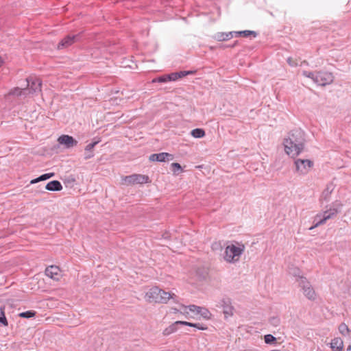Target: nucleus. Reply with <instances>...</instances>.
Wrapping results in <instances>:
<instances>
[{
	"instance_id": "412c9836",
	"label": "nucleus",
	"mask_w": 351,
	"mask_h": 351,
	"mask_svg": "<svg viewBox=\"0 0 351 351\" xmlns=\"http://www.w3.org/2000/svg\"><path fill=\"white\" fill-rule=\"evenodd\" d=\"M54 175H55L54 173H48L43 174L40 176H39L38 178H35V179L31 180L30 183L31 184H35V183H37V182H38L40 181H44V180H48V179L53 177Z\"/></svg>"
},
{
	"instance_id": "f8f14e48",
	"label": "nucleus",
	"mask_w": 351,
	"mask_h": 351,
	"mask_svg": "<svg viewBox=\"0 0 351 351\" xmlns=\"http://www.w3.org/2000/svg\"><path fill=\"white\" fill-rule=\"evenodd\" d=\"M58 141L60 144L64 145L66 148L73 147L77 144V141L72 136L64 134L60 136L58 138Z\"/></svg>"
},
{
	"instance_id": "a18cd8bd",
	"label": "nucleus",
	"mask_w": 351,
	"mask_h": 351,
	"mask_svg": "<svg viewBox=\"0 0 351 351\" xmlns=\"http://www.w3.org/2000/svg\"><path fill=\"white\" fill-rule=\"evenodd\" d=\"M302 64H307V62L306 61H304L302 62Z\"/></svg>"
},
{
	"instance_id": "9d476101",
	"label": "nucleus",
	"mask_w": 351,
	"mask_h": 351,
	"mask_svg": "<svg viewBox=\"0 0 351 351\" xmlns=\"http://www.w3.org/2000/svg\"><path fill=\"white\" fill-rule=\"evenodd\" d=\"M217 306L223 308V312L226 317L232 315L233 307L231 305V300L230 298H223L218 302Z\"/></svg>"
},
{
	"instance_id": "393cba45",
	"label": "nucleus",
	"mask_w": 351,
	"mask_h": 351,
	"mask_svg": "<svg viewBox=\"0 0 351 351\" xmlns=\"http://www.w3.org/2000/svg\"><path fill=\"white\" fill-rule=\"evenodd\" d=\"M36 312L34 311H27L19 314L20 317L23 318H31L36 315Z\"/></svg>"
},
{
	"instance_id": "aec40b11",
	"label": "nucleus",
	"mask_w": 351,
	"mask_h": 351,
	"mask_svg": "<svg viewBox=\"0 0 351 351\" xmlns=\"http://www.w3.org/2000/svg\"><path fill=\"white\" fill-rule=\"evenodd\" d=\"M233 32H230L228 33L218 32L214 36V38L218 41H225L231 39L233 37Z\"/></svg>"
},
{
	"instance_id": "c85d7f7f",
	"label": "nucleus",
	"mask_w": 351,
	"mask_h": 351,
	"mask_svg": "<svg viewBox=\"0 0 351 351\" xmlns=\"http://www.w3.org/2000/svg\"><path fill=\"white\" fill-rule=\"evenodd\" d=\"M302 75L306 77L312 79L313 80V82H315V77L317 76V72H310V71H304L302 72Z\"/></svg>"
},
{
	"instance_id": "f03ea898",
	"label": "nucleus",
	"mask_w": 351,
	"mask_h": 351,
	"mask_svg": "<svg viewBox=\"0 0 351 351\" xmlns=\"http://www.w3.org/2000/svg\"><path fill=\"white\" fill-rule=\"evenodd\" d=\"M341 207L342 204L340 202L336 201L333 202L332 207L325 210L322 214L317 215L315 216L314 220L315 223L313 226L311 227L309 230H312L315 227L322 225L325 223L327 220L335 217L337 214L340 212Z\"/></svg>"
},
{
	"instance_id": "ddd939ff",
	"label": "nucleus",
	"mask_w": 351,
	"mask_h": 351,
	"mask_svg": "<svg viewBox=\"0 0 351 351\" xmlns=\"http://www.w3.org/2000/svg\"><path fill=\"white\" fill-rule=\"evenodd\" d=\"M173 155L166 152L153 154L149 156L150 161L165 162L173 159Z\"/></svg>"
},
{
	"instance_id": "423d86ee",
	"label": "nucleus",
	"mask_w": 351,
	"mask_h": 351,
	"mask_svg": "<svg viewBox=\"0 0 351 351\" xmlns=\"http://www.w3.org/2000/svg\"><path fill=\"white\" fill-rule=\"evenodd\" d=\"M299 285L302 289L303 293L308 300L313 301L316 299L315 291L305 278H300Z\"/></svg>"
},
{
	"instance_id": "20e7f679",
	"label": "nucleus",
	"mask_w": 351,
	"mask_h": 351,
	"mask_svg": "<svg viewBox=\"0 0 351 351\" xmlns=\"http://www.w3.org/2000/svg\"><path fill=\"white\" fill-rule=\"evenodd\" d=\"M295 171L298 175H306L313 167V162L308 159H296L294 161Z\"/></svg>"
},
{
	"instance_id": "4468645a",
	"label": "nucleus",
	"mask_w": 351,
	"mask_h": 351,
	"mask_svg": "<svg viewBox=\"0 0 351 351\" xmlns=\"http://www.w3.org/2000/svg\"><path fill=\"white\" fill-rule=\"evenodd\" d=\"M335 189V186L332 183H328L326 189L322 192V196H321V200L325 201L326 202H329L330 199V196L332 193V191Z\"/></svg>"
},
{
	"instance_id": "e433bc0d",
	"label": "nucleus",
	"mask_w": 351,
	"mask_h": 351,
	"mask_svg": "<svg viewBox=\"0 0 351 351\" xmlns=\"http://www.w3.org/2000/svg\"><path fill=\"white\" fill-rule=\"evenodd\" d=\"M167 78L169 81H176L179 79V75L177 72L171 73L167 75Z\"/></svg>"
},
{
	"instance_id": "58836bf2",
	"label": "nucleus",
	"mask_w": 351,
	"mask_h": 351,
	"mask_svg": "<svg viewBox=\"0 0 351 351\" xmlns=\"http://www.w3.org/2000/svg\"><path fill=\"white\" fill-rule=\"evenodd\" d=\"M176 324H177V326L183 325V326H190L191 322H186V321H176Z\"/></svg>"
},
{
	"instance_id": "c756f323",
	"label": "nucleus",
	"mask_w": 351,
	"mask_h": 351,
	"mask_svg": "<svg viewBox=\"0 0 351 351\" xmlns=\"http://www.w3.org/2000/svg\"><path fill=\"white\" fill-rule=\"evenodd\" d=\"M27 88L21 89L19 88H15L14 89L10 91V94L19 96L24 94Z\"/></svg>"
},
{
	"instance_id": "79ce46f5",
	"label": "nucleus",
	"mask_w": 351,
	"mask_h": 351,
	"mask_svg": "<svg viewBox=\"0 0 351 351\" xmlns=\"http://www.w3.org/2000/svg\"><path fill=\"white\" fill-rule=\"evenodd\" d=\"M347 351H351V345L347 349Z\"/></svg>"
},
{
	"instance_id": "ea45409f",
	"label": "nucleus",
	"mask_w": 351,
	"mask_h": 351,
	"mask_svg": "<svg viewBox=\"0 0 351 351\" xmlns=\"http://www.w3.org/2000/svg\"><path fill=\"white\" fill-rule=\"evenodd\" d=\"M179 75V78L186 76V71H182L180 72H177Z\"/></svg>"
},
{
	"instance_id": "a19ab883",
	"label": "nucleus",
	"mask_w": 351,
	"mask_h": 351,
	"mask_svg": "<svg viewBox=\"0 0 351 351\" xmlns=\"http://www.w3.org/2000/svg\"><path fill=\"white\" fill-rule=\"evenodd\" d=\"M195 73V71H186V75H192V74H194Z\"/></svg>"
},
{
	"instance_id": "bb28decb",
	"label": "nucleus",
	"mask_w": 351,
	"mask_h": 351,
	"mask_svg": "<svg viewBox=\"0 0 351 351\" xmlns=\"http://www.w3.org/2000/svg\"><path fill=\"white\" fill-rule=\"evenodd\" d=\"M4 309V306L0 307V313H2V316H0V323L2 324L3 326H7L8 325V323L5 315Z\"/></svg>"
},
{
	"instance_id": "a211bd4d",
	"label": "nucleus",
	"mask_w": 351,
	"mask_h": 351,
	"mask_svg": "<svg viewBox=\"0 0 351 351\" xmlns=\"http://www.w3.org/2000/svg\"><path fill=\"white\" fill-rule=\"evenodd\" d=\"M45 189L51 191H60L62 189V186L59 181L53 180L46 184Z\"/></svg>"
},
{
	"instance_id": "dca6fc26",
	"label": "nucleus",
	"mask_w": 351,
	"mask_h": 351,
	"mask_svg": "<svg viewBox=\"0 0 351 351\" xmlns=\"http://www.w3.org/2000/svg\"><path fill=\"white\" fill-rule=\"evenodd\" d=\"M160 298L162 301H159V303L162 304H167L170 299H173L175 302H177L178 298V297L174 293L167 292L161 289Z\"/></svg>"
},
{
	"instance_id": "2f4dec72",
	"label": "nucleus",
	"mask_w": 351,
	"mask_h": 351,
	"mask_svg": "<svg viewBox=\"0 0 351 351\" xmlns=\"http://www.w3.org/2000/svg\"><path fill=\"white\" fill-rule=\"evenodd\" d=\"M182 307H183L184 308H189L191 312H196V313L197 314L198 313V311H200L201 309V306H196V305H189L188 306H186L184 305H181Z\"/></svg>"
},
{
	"instance_id": "473e14b6",
	"label": "nucleus",
	"mask_w": 351,
	"mask_h": 351,
	"mask_svg": "<svg viewBox=\"0 0 351 351\" xmlns=\"http://www.w3.org/2000/svg\"><path fill=\"white\" fill-rule=\"evenodd\" d=\"M269 324L274 326H278L280 325V320L278 317H272L269 320Z\"/></svg>"
},
{
	"instance_id": "4be33fe9",
	"label": "nucleus",
	"mask_w": 351,
	"mask_h": 351,
	"mask_svg": "<svg viewBox=\"0 0 351 351\" xmlns=\"http://www.w3.org/2000/svg\"><path fill=\"white\" fill-rule=\"evenodd\" d=\"M233 32L236 36H243L244 37H248L252 35L255 38L257 36V33L256 32L251 31V30H244V31Z\"/></svg>"
},
{
	"instance_id": "2eb2a0df",
	"label": "nucleus",
	"mask_w": 351,
	"mask_h": 351,
	"mask_svg": "<svg viewBox=\"0 0 351 351\" xmlns=\"http://www.w3.org/2000/svg\"><path fill=\"white\" fill-rule=\"evenodd\" d=\"M60 269L55 265H51L46 268L45 274L51 278L58 280L59 278Z\"/></svg>"
},
{
	"instance_id": "6e6552de",
	"label": "nucleus",
	"mask_w": 351,
	"mask_h": 351,
	"mask_svg": "<svg viewBox=\"0 0 351 351\" xmlns=\"http://www.w3.org/2000/svg\"><path fill=\"white\" fill-rule=\"evenodd\" d=\"M29 93H35L41 91L42 82L39 78L29 77L27 78Z\"/></svg>"
},
{
	"instance_id": "6ab92c4d",
	"label": "nucleus",
	"mask_w": 351,
	"mask_h": 351,
	"mask_svg": "<svg viewBox=\"0 0 351 351\" xmlns=\"http://www.w3.org/2000/svg\"><path fill=\"white\" fill-rule=\"evenodd\" d=\"M98 143L97 141H95L88 144L85 147L84 159L88 160L94 156L93 148Z\"/></svg>"
},
{
	"instance_id": "39448f33",
	"label": "nucleus",
	"mask_w": 351,
	"mask_h": 351,
	"mask_svg": "<svg viewBox=\"0 0 351 351\" xmlns=\"http://www.w3.org/2000/svg\"><path fill=\"white\" fill-rule=\"evenodd\" d=\"M122 180L127 184H145L150 182L149 178L146 175L132 174L124 176Z\"/></svg>"
},
{
	"instance_id": "f3484780",
	"label": "nucleus",
	"mask_w": 351,
	"mask_h": 351,
	"mask_svg": "<svg viewBox=\"0 0 351 351\" xmlns=\"http://www.w3.org/2000/svg\"><path fill=\"white\" fill-rule=\"evenodd\" d=\"M330 348L332 351H342L343 343L340 337H335L330 342Z\"/></svg>"
},
{
	"instance_id": "c9c22d12",
	"label": "nucleus",
	"mask_w": 351,
	"mask_h": 351,
	"mask_svg": "<svg viewBox=\"0 0 351 351\" xmlns=\"http://www.w3.org/2000/svg\"><path fill=\"white\" fill-rule=\"evenodd\" d=\"M161 82V83H165V82H169V80H168L167 78V75H162V76H160L156 79H154L153 80V82Z\"/></svg>"
},
{
	"instance_id": "4c0bfd02",
	"label": "nucleus",
	"mask_w": 351,
	"mask_h": 351,
	"mask_svg": "<svg viewBox=\"0 0 351 351\" xmlns=\"http://www.w3.org/2000/svg\"><path fill=\"white\" fill-rule=\"evenodd\" d=\"M287 63L291 66H298V62L296 60H293L292 58L289 57L287 58Z\"/></svg>"
},
{
	"instance_id": "f257e3e1",
	"label": "nucleus",
	"mask_w": 351,
	"mask_h": 351,
	"mask_svg": "<svg viewBox=\"0 0 351 351\" xmlns=\"http://www.w3.org/2000/svg\"><path fill=\"white\" fill-rule=\"evenodd\" d=\"M305 142L303 130L300 128L292 130L283 141L285 152L293 158L298 156L304 150Z\"/></svg>"
},
{
	"instance_id": "1a4fd4ad",
	"label": "nucleus",
	"mask_w": 351,
	"mask_h": 351,
	"mask_svg": "<svg viewBox=\"0 0 351 351\" xmlns=\"http://www.w3.org/2000/svg\"><path fill=\"white\" fill-rule=\"evenodd\" d=\"M160 289L158 287H154L149 289L145 293V299L149 302H156L159 303V301H162L160 298Z\"/></svg>"
},
{
	"instance_id": "a878e982",
	"label": "nucleus",
	"mask_w": 351,
	"mask_h": 351,
	"mask_svg": "<svg viewBox=\"0 0 351 351\" xmlns=\"http://www.w3.org/2000/svg\"><path fill=\"white\" fill-rule=\"evenodd\" d=\"M339 331L343 335H346L349 333L350 329L346 324L341 323L339 326Z\"/></svg>"
},
{
	"instance_id": "c03bdc74",
	"label": "nucleus",
	"mask_w": 351,
	"mask_h": 351,
	"mask_svg": "<svg viewBox=\"0 0 351 351\" xmlns=\"http://www.w3.org/2000/svg\"><path fill=\"white\" fill-rule=\"evenodd\" d=\"M237 44V41H235L233 45H232V47H234Z\"/></svg>"
},
{
	"instance_id": "f704fd0d",
	"label": "nucleus",
	"mask_w": 351,
	"mask_h": 351,
	"mask_svg": "<svg viewBox=\"0 0 351 351\" xmlns=\"http://www.w3.org/2000/svg\"><path fill=\"white\" fill-rule=\"evenodd\" d=\"M171 169L174 173H177L178 171L182 169L181 165L178 162H173L171 165Z\"/></svg>"
},
{
	"instance_id": "b1692460",
	"label": "nucleus",
	"mask_w": 351,
	"mask_h": 351,
	"mask_svg": "<svg viewBox=\"0 0 351 351\" xmlns=\"http://www.w3.org/2000/svg\"><path fill=\"white\" fill-rule=\"evenodd\" d=\"M191 134L195 138H202L205 136L204 130L201 128H196L193 130Z\"/></svg>"
},
{
	"instance_id": "9b49d317",
	"label": "nucleus",
	"mask_w": 351,
	"mask_h": 351,
	"mask_svg": "<svg viewBox=\"0 0 351 351\" xmlns=\"http://www.w3.org/2000/svg\"><path fill=\"white\" fill-rule=\"evenodd\" d=\"M79 38L80 34L68 35L59 43L58 48L59 49L66 48L73 45L74 43L77 42L79 40Z\"/></svg>"
},
{
	"instance_id": "7c9ffc66",
	"label": "nucleus",
	"mask_w": 351,
	"mask_h": 351,
	"mask_svg": "<svg viewBox=\"0 0 351 351\" xmlns=\"http://www.w3.org/2000/svg\"><path fill=\"white\" fill-rule=\"evenodd\" d=\"M264 340L266 343L269 344L275 342L276 339L272 335L268 334L265 335Z\"/></svg>"
},
{
	"instance_id": "cd10ccee",
	"label": "nucleus",
	"mask_w": 351,
	"mask_h": 351,
	"mask_svg": "<svg viewBox=\"0 0 351 351\" xmlns=\"http://www.w3.org/2000/svg\"><path fill=\"white\" fill-rule=\"evenodd\" d=\"M197 314L201 315L205 319H209L210 316L209 311L204 307H201V309L198 311Z\"/></svg>"
},
{
	"instance_id": "0eeeda50",
	"label": "nucleus",
	"mask_w": 351,
	"mask_h": 351,
	"mask_svg": "<svg viewBox=\"0 0 351 351\" xmlns=\"http://www.w3.org/2000/svg\"><path fill=\"white\" fill-rule=\"evenodd\" d=\"M334 77L330 72L319 71L317 72L315 83L319 86H326L333 82Z\"/></svg>"
},
{
	"instance_id": "5701e85b",
	"label": "nucleus",
	"mask_w": 351,
	"mask_h": 351,
	"mask_svg": "<svg viewBox=\"0 0 351 351\" xmlns=\"http://www.w3.org/2000/svg\"><path fill=\"white\" fill-rule=\"evenodd\" d=\"M177 330H178V326L175 322L173 324L170 325L169 327L166 328L163 330L162 333L165 336H168V335L175 332Z\"/></svg>"
},
{
	"instance_id": "72a5a7b5",
	"label": "nucleus",
	"mask_w": 351,
	"mask_h": 351,
	"mask_svg": "<svg viewBox=\"0 0 351 351\" xmlns=\"http://www.w3.org/2000/svg\"><path fill=\"white\" fill-rule=\"evenodd\" d=\"M190 326L196 328L197 329L202 330H205L207 329V327L205 325L200 324V323H191V322Z\"/></svg>"
},
{
	"instance_id": "37998d69",
	"label": "nucleus",
	"mask_w": 351,
	"mask_h": 351,
	"mask_svg": "<svg viewBox=\"0 0 351 351\" xmlns=\"http://www.w3.org/2000/svg\"><path fill=\"white\" fill-rule=\"evenodd\" d=\"M175 313L178 312L179 311L177 308H172Z\"/></svg>"
},
{
	"instance_id": "7ed1b4c3",
	"label": "nucleus",
	"mask_w": 351,
	"mask_h": 351,
	"mask_svg": "<svg viewBox=\"0 0 351 351\" xmlns=\"http://www.w3.org/2000/svg\"><path fill=\"white\" fill-rule=\"evenodd\" d=\"M245 250L243 245L236 246L233 244L228 245L225 249L224 259L228 263H234L239 261L241 255Z\"/></svg>"
}]
</instances>
